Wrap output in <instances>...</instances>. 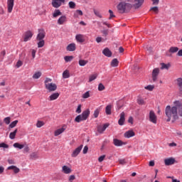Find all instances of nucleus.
Segmentation results:
<instances>
[{
  "label": "nucleus",
  "instance_id": "obj_59",
  "mask_svg": "<svg viewBox=\"0 0 182 182\" xmlns=\"http://www.w3.org/2000/svg\"><path fill=\"white\" fill-rule=\"evenodd\" d=\"M75 178L76 176H75V175H70L68 180L70 182H73V180H75Z\"/></svg>",
  "mask_w": 182,
  "mask_h": 182
},
{
  "label": "nucleus",
  "instance_id": "obj_40",
  "mask_svg": "<svg viewBox=\"0 0 182 182\" xmlns=\"http://www.w3.org/2000/svg\"><path fill=\"white\" fill-rule=\"evenodd\" d=\"M89 97H90V92L89 91L82 95V99H89Z\"/></svg>",
  "mask_w": 182,
  "mask_h": 182
},
{
  "label": "nucleus",
  "instance_id": "obj_27",
  "mask_svg": "<svg viewBox=\"0 0 182 182\" xmlns=\"http://www.w3.org/2000/svg\"><path fill=\"white\" fill-rule=\"evenodd\" d=\"M173 105H175V106H173V107H176V109H181V107H182V102H181V101H175L174 102H173Z\"/></svg>",
  "mask_w": 182,
  "mask_h": 182
},
{
  "label": "nucleus",
  "instance_id": "obj_32",
  "mask_svg": "<svg viewBox=\"0 0 182 182\" xmlns=\"http://www.w3.org/2000/svg\"><path fill=\"white\" fill-rule=\"evenodd\" d=\"M161 70H163V69L168 70L170 68V66H171V65H170V63L166 64L164 63H161Z\"/></svg>",
  "mask_w": 182,
  "mask_h": 182
},
{
  "label": "nucleus",
  "instance_id": "obj_28",
  "mask_svg": "<svg viewBox=\"0 0 182 182\" xmlns=\"http://www.w3.org/2000/svg\"><path fill=\"white\" fill-rule=\"evenodd\" d=\"M62 15V12H60V10L55 9L54 13L53 14V18H58V16H60Z\"/></svg>",
  "mask_w": 182,
  "mask_h": 182
},
{
  "label": "nucleus",
  "instance_id": "obj_17",
  "mask_svg": "<svg viewBox=\"0 0 182 182\" xmlns=\"http://www.w3.org/2000/svg\"><path fill=\"white\" fill-rule=\"evenodd\" d=\"M66 50L68 52H75V50H76V44L74 43L69 44L67 46Z\"/></svg>",
  "mask_w": 182,
  "mask_h": 182
},
{
  "label": "nucleus",
  "instance_id": "obj_4",
  "mask_svg": "<svg viewBox=\"0 0 182 182\" xmlns=\"http://www.w3.org/2000/svg\"><path fill=\"white\" fill-rule=\"evenodd\" d=\"M65 0H52L51 5L53 8H60L63 4H65Z\"/></svg>",
  "mask_w": 182,
  "mask_h": 182
},
{
  "label": "nucleus",
  "instance_id": "obj_45",
  "mask_svg": "<svg viewBox=\"0 0 182 182\" xmlns=\"http://www.w3.org/2000/svg\"><path fill=\"white\" fill-rule=\"evenodd\" d=\"M146 90H149V92H151L154 89V85H147L144 87Z\"/></svg>",
  "mask_w": 182,
  "mask_h": 182
},
{
  "label": "nucleus",
  "instance_id": "obj_34",
  "mask_svg": "<svg viewBox=\"0 0 182 182\" xmlns=\"http://www.w3.org/2000/svg\"><path fill=\"white\" fill-rule=\"evenodd\" d=\"M170 53H176V52H178V47H171L169 48Z\"/></svg>",
  "mask_w": 182,
  "mask_h": 182
},
{
  "label": "nucleus",
  "instance_id": "obj_2",
  "mask_svg": "<svg viewBox=\"0 0 182 182\" xmlns=\"http://www.w3.org/2000/svg\"><path fill=\"white\" fill-rule=\"evenodd\" d=\"M133 0H125L124 1L120 2L117 5V9L120 12V14H124V12H129L132 8H133V5L132 3Z\"/></svg>",
  "mask_w": 182,
  "mask_h": 182
},
{
  "label": "nucleus",
  "instance_id": "obj_22",
  "mask_svg": "<svg viewBox=\"0 0 182 182\" xmlns=\"http://www.w3.org/2000/svg\"><path fill=\"white\" fill-rule=\"evenodd\" d=\"M109 127V124H105L103 126H98L97 127V132L98 133H103V132H105V130H106V128Z\"/></svg>",
  "mask_w": 182,
  "mask_h": 182
},
{
  "label": "nucleus",
  "instance_id": "obj_10",
  "mask_svg": "<svg viewBox=\"0 0 182 182\" xmlns=\"http://www.w3.org/2000/svg\"><path fill=\"white\" fill-rule=\"evenodd\" d=\"M46 89L49 90V92H55L58 89V86L55 83L50 82V84H47L46 85Z\"/></svg>",
  "mask_w": 182,
  "mask_h": 182
},
{
  "label": "nucleus",
  "instance_id": "obj_60",
  "mask_svg": "<svg viewBox=\"0 0 182 182\" xmlns=\"http://www.w3.org/2000/svg\"><path fill=\"white\" fill-rule=\"evenodd\" d=\"M14 173H15V174H18V173H19L21 171V169H19V168L18 167H15V168L13 169Z\"/></svg>",
  "mask_w": 182,
  "mask_h": 182
},
{
  "label": "nucleus",
  "instance_id": "obj_14",
  "mask_svg": "<svg viewBox=\"0 0 182 182\" xmlns=\"http://www.w3.org/2000/svg\"><path fill=\"white\" fill-rule=\"evenodd\" d=\"M119 119L118 120V124L119 126H123L124 124V122H126V118H125V114L124 112H122L119 114Z\"/></svg>",
  "mask_w": 182,
  "mask_h": 182
},
{
  "label": "nucleus",
  "instance_id": "obj_57",
  "mask_svg": "<svg viewBox=\"0 0 182 182\" xmlns=\"http://www.w3.org/2000/svg\"><path fill=\"white\" fill-rule=\"evenodd\" d=\"M23 65V63L21 60H18L16 65V68H21Z\"/></svg>",
  "mask_w": 182,
  "mask_h": 182
},
{
  "label": "nucleus",
  "instance_id": "obj_12",
  "mask_svg": "<svg viewBox=\"0 0 182 182\" xmlns=\"http://www.w3.org/2000/svg\"><path fill=\"white\" fill-rule=\"evenodd\" d=\"M160 73V68H154L152 71V80L153 82H156L157 80V76Z\"/></svg>",
  "mask_w": 182,
  "mask_h": 182
},
{
  "label": "nucleus",
  "instance_id": "obj_7",
  "mask_svg": "<svg viewBox=\"0 0 182 182\" xmlns=\"http://www.w3.org/2000/svg\"><path fill=\"white\" fill-rule=\"evenodd\" d=\"M67 128H68V126L66 124H63L61 128L56 129L54 132V136L55 137H58V136H59L60 134H62V133H63Z\"/></svg>",
  "mask_w": 182,
  "mask_h": 182
},
{
  "label": "nucleus",
  "instance_id": "obj_20",
  "mask_svg": "<svg viewBox=\"0 0 182 182\" xmlns=\"http://www.w3.org/2000/svg\"><path fill=\"white\" fill-rule=\"evenodd\" d=\"M62 171L64 174H70V173H72V168L68 166H63L62 167Z\"/></svg>",
  "mask_w": 182,
  "mask_h": 182
},
{
  "label": "nucleus",
  "instance_id": "obj_21",
  "mask_svg": "<svg viewBox=\"0 0 182 182\" xmlns=\"http://www.w3.org/2000/svg\"><path fill=\"white\" fill-rule=\"evenodd\" d=\"M67 21L66 16H62L58 18L57 23L58 25H63Z\"/></svg>",
  "mask_w": 182,
  "mask_h": 182
},
{
  "label": "nucleus",
  "instance_id": "obj_13",
  "mask_svg": "<svg viewBox=\"0 0 182 182\" xmlns=\"http://www.w3.org/2000/svg\"><path fill=\"white\" fill-rule=\"evenodd\" d=\"M15 0H7V11L9 14L12 13Z\"/></svg>",
  "mask_w": 182,
  "mask_h": 182
},
{
  "label": "nucleus",
  "instance_id": "obj_16",
  "mask_svg": "<svg viewBox=\"0 0 182 182\" xmlns=\"http://www.w3.org/2000/svg\"><path fill=\"white\" fill-rule=\"evenodd\" d=\"M135 134H136L134 133V132H133V130H129L124 134V136L126 139H130V137H134Z\"/></svg>",
  "mask_w": 182,
  "mask_h": 182
},
{
  "label": "nucleus",
  "instance_id": "obj_29",
  "mask_svg": "<svg viewBox=\"0 0 182 182\" xmlns=\"http://www.w3.org/2000/svg\"><path fill=\"white\" fill-rule=\"evenodd\" d=\"M13 146H14V147H15V149H19V150H22V149H23V147H25V145L21 144H19L18 142L14 143L13 144Z\"/></svg>",
  "mask_w": 182,
  "mask_h": 182
},
{
  "label": "nucleus",
  "instance_id": "obj_38",
  "mask_svg": "<svg viewBox=\"0 0 182 182\" xmlns=\"http://www.w3.org/2000/svg\"><path fill=\"white\" fill-rule=\"evenodd\" d=\"M68 5L70 9H75V8H76V3H75L74 1H70L68 3Z\"/></svg>",
  "mask_w": 182,
  "mask_h": 182
},
{
  "label": "nucleus",
  "instance_id": "obj_47",
  "mask_svg": "<svg viewBox=\"0 0 182 182\" xmlns=\"http://www.w3.org/2000/svg\"><path fill=\"white\" fill-rule=\"evenodd\" d=\"M0 148L9 149V145L2 142V143L0 144Z\"/></svg>",
  "mask_w": 182,
  "mask_h": 182
},
{
  "label": "nucleus",
  "instance_id": "obj_15",
  "mask_svg": "<svg viewBox=\"0 0 182 182\" xmlns=\"http://www.w3.org/2000/svg\"><path fill=\"white\" fill-rule=\"evenodd\" d=\"M165 166H172L176 163V159L174 158H168L164 159Z\"/></svg>",
  "mask_w": 182,
  "mask_h": 182
},
{
  "label": "nucleus",
  "instance_id": "obj_61",
  "mask_svg": "<svg viewBox=\"0 0 182 182\" xmlns=\"http://www.w3.org/2000/svg\"><path fill=\"white\" fill-rule=\"evenodd\" d=\"M31 55H32L33 59H35V57L36 56V50L33 49L31 50Z\"/></svg>",
  "mask_w": 182,
  "mask_h": 182
},
{
  "label": "nucleus",
  "instance_id": "obj_8",
  "mask_svg": "<svg viewBox=\"0 0 182 182\" xmlns=\"http://www.w3.org/2000/svg\"><path fill=\"white\" fill-rule=\"evenodd\" d=\"M46 33L43 29H38V34L37 35L36 39L37 41H43L45 39V36Z\"/></svg>",
  "mask_w": 182,
  "mask_h": 182
},
{
  "label": "nucleus",
  "instance_id": "obj_50",
  "mask_svg": "<svg viewBox=\"0 0 182 182\" xmlns=\"http://www.w3.org/2000/svg\"><path fill=\"white\" fill-rule=\"evenodd\" d=\"M150 11H153L154 12H155V14H159V7L157 6L151 7Z\"/></svg>",
  "mask_w": 182,
  "mask_h": 182
},
{
  "label": "nucleus",
  "instance_id": "obj_26",
  "mask_svg": "<svg viewBox=\"0 0 182 182\" xmlns=\"http://www.w3.org/2000/svg\"><path fill=\"white\" fill-rule=\"evenodd\" d=\"M106 114L110 115L112 114V105H108L105 108Z\"/></svg>",
  "mask_w": 182,
  "mask_h": 182
},
{
  "label": "nucleus",
  "instance_id": "obj_56",
  "mask_svg": "<svg viewBox=\"0 0 182 182\" xmlns=\"http://www.w3.org/2000/svg\"><path fill=\"white\" fill-rule=\"evenodd\" d=\"M103 36H107L109 35V30H103L101 31Z\"/></svg>",
  "mask_w": 182,
  "mask_h": 182
},
{
  "label": "nucleus",
  "instance_id": "obj_51",
  "mask_svg": "<svg viewBox=\"0 0 182 182\" xmlns=\"http://www.w3.org/2000/svg\"><path fill=\"white\" fill-rule=\"evenodd\" d=\"M137 103L138 105H144V100L139 97L137 99Z\"/></svg>",
  "mask_w": 182,
  "mask_h": 182
},
{
  "label": "nucleus",
  "instance_id": "obj_44",
  "mask_svg": "<svg viewBox=\"0 0 182 182\" xmlns=\"http://www.w3.org/2000/svg\"><path fill=\"white\" fill-rule=\"evenodd\" d=\"M105 85H103L102 83H100L98 85L99 92H102V91L105 90Z\"/></svg>",
  "mask_w": 182,
  "mask_h": 182
},
{
  "label": "nucleus",
  "instance_id": "obj_48",
  "mask_svg": "<svg viewBox=\"0 0 182 182\" xmlns=\"http://www.w3.org/2000/svg\"><path fill=\"white\" fill-rule=\"evenodd\" d=\"M4 123H6V124H9L11 123V117H7L6 118L4 119Z\"/></svg>",
  "mask_w": 182,
  "mask_h": 182
},
{
  "label": "nucleus",
  "instance_id": "obj_35",
  "mask_svg": "<svg viewBox=\"0 0 182 182\" xmlns=\"http://www.w3.org/2000/svg\"><path fill=\"white\" fill-rule=\"evenodd\" d=\"M89 61L86 60H80L78 63L80 65V66H86V65H87Z\"/></svg>",
  "mask_w": 182,
  "mask_h": 182
},
{
  "label": "nucleus",
  "instance_id": "obj_52",
  "mask_svg": "<svg viewBox=\"0 0 182 182\" xmlns=\"http://www.w3.org/2000/svg\"><path fill=\"white\" fill-rule=\"evenodd\" d=\"M50 82H52V79H50V78H46V80L44 82L45 86H46V85H50Z\"/></svg>",
  "mask_w": 182,
  "mask_h": 182
},
{
  "label": "nucleus",
  "instance_id": "obj_42",
  "mask_svg": "<svg viewBox=\"0 0 182 182\" xmlns=\"http://www.w3.org/2000/svg\"><path fill=\"white\" fill-rule=\"evenodd\" d=\"M97 77V74H94V75H90V78H89V82H93V80H95Z\"/></svg>",
  "mask_w": 182,
  "mask_h": 182
},
{
  "label": "nucleus",
  "instance_id": "obj_36",
  "mask_svg": "<svg viewBox=\"0 0 182 182\" xmlns=\"http://www.w3.org/2000/svg\"><path fill=\"white\" fill-rule=\"evenodd\" d=\"M41 76H42V73L41 72L35 73V74L33 75V79H39Z\"/></svg>",
  "mask_w": 182,
  "mask_h": 182
},
{
  "label": "nucleus",
  "instance_id": "obj_23",
  "mask_svg": "<svg viewBox=\"0 0 182 182\" xmlns=\"http://www.w3.org/2000/svg\"><path fill=\"white\" fill-rule=\"evenodd\" d=\"M60 95V94H59V92H54L49 97L48 100H50V102L56 100V99L59 97Z\"/></svg>",
  "mask_w": 182,
  "mask_h": 182
},
{
  "label": "nucleus",
  "instance_id": "obj_55",
  "mask_svg": "<svg viewBox=\"0 0 182 182\" xmlns=\"http://www.w3.org/2000/svg\"><path fill=\"white\" fill-rule=\"evenodd\" d=\"M109 19H112V18H116V16L113 14V11L109 10Z\"/></svg>",
  "mask_w": 182,
  "mask_h": 182
},
{
  "label": "nucleus",
  "instance_id": "obj_24",
  "mask_svg": "<svg viewBox=\"0 0 182 182\" xmlns=\"http://www.w3.org/2000/svg\"><path fill=\"white\" fill-rule=\"evenodd\" d=\"M113 144H114V146H117V147H119L120 146H123V144H124L123 141L117 139H114Z\"/></svg>",
  "mask_w": 182,
  "mask_h": 182
},
{
  "label": "nucleus",
  "instance_id": "obj_43",
  "mask_svg": "<svg viewBox=\"0 0 182 182\" xmlns=\"http://www.w3.org/2000/svg\"><path fill=\"white\" fill-rule=\"evenodd\" d=\"M45 125V122L42 121H38L36 123V127L41 128L42 126Z\"/></svg>",
  "mask_w": 182,
  "mask_h": 182
},
{
  "label": "nucleus",
  "instance_id": "obj_1",
  "mask_svg": "<svg viewBox=\"0 0 182 182\" xmlns=\"http://www.w3.org/2000/svg\"><path fill=\"white\" fill-rule=\"evenodd\" d=\"M165 114L167 118L166 122H176L178 120V112L177 110V107H171L170 105L166 106L165 109Z\"/></svg>",
  "mask_w": 182,
  "mask_h": 182
},
{
  "label": "nucleus",
  "instance_id": "obj_41",
  "mask_svg": "<svg viewBox=\"0 0 182 182\" xmlns=\"http://www.w3.org/2000/svg\"><path fill=\"white\" fill-rule=\"evenodd\" d=\"M43 46H45V41H39V42L38 43V48H43Z\"/></svg>",
  "mask_w": 182,
  "mask_h": 182
},
{
  "label": "nucleus",
  "instance_id": "obj_37",
  "mask_svg": "<svg viewBox=\"0 0 182 182\" xmlns=\"http://www.w3.org/2000/svg\"><path fill=\"white\" fill-rule=\"evenodd\" d=\"M18 120H15L14 122H12L10 124H9V127L10 129H14V127H16V125L18 124Z\"/></svg>",
  "mask_w": 182,
  "mask_h": 182
},
{
  "label": "nucleus",
  "instance_id": "obj_58",
  "mask_svg": "<svg viewBox=\"0 0 182 182\" xmlns=\"http://www.w3.org/2000/svg\"><path fill=\"white\" fill-rule=\"evenodd\" d=\"M105 157H106V155H102V156H100L98 158V161H100V163H102V161H103V160H105Z\"/></svg>",
  "mask_w": 182,
  "mask_h": 182
},
{
  "label": "nucleus",
  "instance_id": "obj_30",
  "mask_svg": "<svg viewBox=\"0 0 182 182\" xmlns=\"http://www.w3.org/2000/svg\"><path fill=\"white\" fill-rule=\"evenodd\" d=\"M63 79H69V77H70V74L69 73V70H65L63 73Z\"/></svg>",
  "mask_w": 182,
  "mask_h": 182
},
{
  "label": "nucleus",
  "instance_id": "obj_19",
  "mask_svg": "<svg viewBox=\"0 0 182 182\" xmlns=\"http://www.w3.org/2000/svg\"><path fill=\"white\" fill-rule=\"evenodd\" d=\"M103 55L107 56V58H112V51L109 49V48H106L102 50Z\"/></svg>",
  "mask_w": 182,
  "mask_h": 182
},
{
  "label": "nucleus",
  "instance_id": "obj_49",
  "mask_svg": "<svg viewBox=\"0 0 182 182\" xmlns=\"http://www.w3.org/2000/svg\"><path fill=\"white\" fill-rule=\"evenodd\" d=\"M64 59L66 62H71V60L73 59V56H65Z\"/></svg>",
  "mask_w": 182,
  "mask_h": 182
},
{
  "label": "nucleus",
  "instance_id": "obj_9",
  "mask_svg": "<svg viewBox=\"0 0 182 182\" xmlns=\"http://www.w3.org/2000/svg\"><path fill=\"white\" fill-rule=\"evenodd\" d=\"M82 149H83V145H80V146L76 148L71 154V157H77V156H79V154H80V151H82Z\"/></svg>",
  "mask_w": 182,
  "mask_h": 182
},
{
  "label": "nucleus",
  "instance_id": "obj_39",
  "mask_svg": "<svg viewBox=\"0 0 182 182\" xmlns=\"http://www.w3.org/2000/svg\"><path fill=\"white\" fill-rule=\"evenodd\" d=\"M100 113V109L97 108L94 111V117L97 119L99 117V114Z\"/></svg>",
  "mask_w": 182,
  "mask_h": 182
},
{
  "label": "nucleus",
  "instance_id": "obj_62",
  "mask_svg": "<svg viewBox=\"0 0 182 182\" xmlns=\"http://www.w3.org/2000/svg\"><path fill=\"white\" fill-rule=\"evenodd\" d=\"M178 116L182 117V107L178 108Z\"/></svg>",
  "mask_w": 182,
  "mask_h": 182
},
{
  "label": "nucleus",
  "instance_id": "obj_63",
  "mask_svg": "<svg viewBox=\"0 0 182 182\" xmlns=\"http://www.w3.org/2000/svg\"><path fill=\"white\" fill-rule=\"evenodd\" d=\"M152 1V5H158L160 4V0H151Z\"/></svg>",
  "mask_w": 182,
  "mask_h": 182
},
{
  "label": "nucleus",
  "instance_id": "obj_5",
  "mask_svg": "<svg viewBox=\"0 0 182 182\" xmlns=\"http://www.w3.org/2000/svg\"><path fill=\"white\" fill-rule=\"evenodd\" d=\"M149 122L154 123V124H157V116L156 115V113H154V111L151 110L149 112Z\"/></svg>",
  "mask_w": 182,
  "mask_h": 182
},
{
  "label": "nucleus",
  "instance_id": "obj_11",
  "mask_svg": "<svg viewBox=\"0 0 182 182\" xmlns=\"http://www.w3.org/2000/svg\"><path fill=\"white\" fill-rule=\"evenodd\" d=\"M32 36H33V33H32V31H26L24 34L23 41L28 42V41H31V39H32Z\"/></svg>",
  "mask_w": 182,
  "mask_h": 182
},
{
  "label": "nucleus",
  "instance_id": "obj_18",
  "mask_svg": "<svg viewBox=\"0 0 182 182\" xmlns=\"http://www.w3.org/2000/svg\"><path fill=\"white\" fill-rule=\"evenodd\" d=\"M75 39L79 43H83V42H85V36L82 34H77L75 36Z\"/></svg>",
  "mask_w": 182,
  "mask_h": 182
},
{
  "label": "nucleus",
  "instance_id": "obj_6",
  "mask_svg": "<svg viewBox=\"0 0 182 182\" xmlns=\"http://www.w3.org/2000/svg\"><path fill=\"white\" fill-rule=\"evenodd\" d=\"M143 2H144V0H133L131 4L135 9H139L143 5Z\"/></svg>",
  "mask_w": 182,
  "mask_h": 182
},
{
  "label": "nucleus",
  "instance_id": "obj_31",
  "mask_svg": "<svg viewBox=\"0 0 182 182\" xmlns=\"http://www.w3.org/2000/svg\"><path fill=\"white\" fill-rule=\"evenodd\" d=\"M176 82H177V85L179 87L180 92H182V78L181 77L178 78L176 80Z\"/></svg>",
  "mask_w": 182,
  "mask_h": 182
},
{
  "label": "nucleus",
  "instance_id": "obj_25",
  "mask_svg": "<svg viewBox=\"0 0 182 182\" xmlns=\"http://www.w3.org/2000/svg\"><path fill=\"white\" fill-rule=\"evenodd\" d=\"M111 66L112 68H117V66H119V60H117V58H114L111 61Z\"/></svg>",
  "mask_w": 182,
  "mask_h": 182
},
{
  "label": "nucleus",
  "instance_id": "obj_54",
  "mask_svg": "<svg viewBox=\"0 0 182 182\" xmlns=\"http://www.w3.org/2000/svg\"><path fill=\"white\" fill-rule=\"evenodd\" d=\"M76 113H82V105H79L77 106V108L76 109Z\"/></svg>",
  "mask_w": 182,
  "mask_h": 182
},
{
  "label": "nucleus",
  "instance_id": "obj_46",
  "mask_svg": "<svg viewBox=\"0 0 182 182\" xmlns=\"http://www.w3.org/2000/svg\"><path fill=\"white\" fill-rule=\"evenodd\" d=\"M94 14L97 16L98 18H102V14H100V11L94 9Z\"/></svg>",
  "mask_w": 182,
  "mask_h": 182
},
{
  "label": "nucleus",
  "instance_id": "obj_64",
  "mask_svg": "<svg viewBox=\"0 0 182 182\" xmlns=\"http://www.w3.org/2000/svg\"><path fill=\"white\" fill-rule=\"evenodd\" d=\"M87 150H89V148L87 147V146H85L82 151L83 154H86V153H87Z\"/></svg>",
  "mask_w": 182,
  "mask_h": 182
},
{
  "label": "nucleus",
  "instance_id": "obj_53",
  "mask_svg": "<svg viewBox=\"0 0 182 182\" xmlns=\"http://www.w3.org/2000/svg\"><path fill=\"white\" fill-rule=\"evenodd\" d=\"M119 163L122 164V166H124V164H127L126 159H119Z\"/></svg>",
  "mask_w": 182,
  "mask_h": 182
},
{
  "label": "nucleus",
  "instance_id": "obj_3",
  "mask_svg": "<svg viewBox=\"0 0 182 182\" xmlns=\"http://www.w3.org/2000/svg\"><path fill=\"white\" fill-rule=\"evenodd\" d=\"M90 115V110L86 109L82 113V114H79L75 117V122H76V123H80V122L87 120V117H89Z\"/></svg>",
  "mask_w": 182,
  "mask_h": 182
},
{
  "label": "nucleus",
  "instance_id": "obj_33",
  "mask_svg": "<svg viewBox=\"0 0 182 182\" xmlns=\"http://www.w3.org/2000/svg\"><path fill=\"white\" fill-rule=\"evenodd\" d=\"M16 133H18V129H16L13 132H11L9 134V138L11 140H14L15 139V136H16Z\"/></svg>",
  "mask_w": 182,
  "mask_h": 182
}]
</instances>
